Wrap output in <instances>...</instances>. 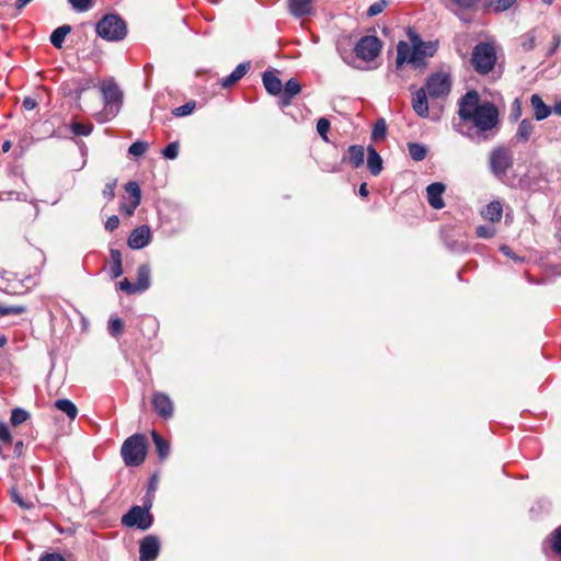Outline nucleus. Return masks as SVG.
<instances>
[{"label":"nucleus","mask_w":561,"mask_h":561,"mask_svg":"<svg viewBox=\"0 0 561 561\" xmlns=\"http://www.w3.org/2000/svg\"><path fill=\"white\" fill-rule=\"evenodd\" d=\"M460 118L456 130L473 141L489 140L500 125V113L494 103L480 102L476 90L468 91L458 102Z\"/></svg>","instance_id":"f257e3e1"},{"label":"nucleus","mask_w":561,"mask_h":561,"mask_svg":"<svg viewBox=\"0 0 561 561\" xmlns=\"http://www.w3.org/2000/svg\"><path fill=\"white\" fill-rule=\"evenodd\" d=\"M411 44L400 41L397 45V68L410 64L414 69H424L426 59L433 57L437 50L436 42H424L420 35L410 32Z\"/></svg>","instance_id":"f03ea898"},{"label":"nucleus","mask_w":561,"mask_h":561,"mask_svg":"<svg viewBox=\"0 0 561 561\" xmlns=\"http://www.w3.org/2000/svg\"><path fill=\"white\" fill-rule=\"evenodd\" d=\"M147 455L146 438L142 434L129 436L122 445L121 456L127 467L140 466Z\"/></svg>","instance_id":"7ed1b4c3"},{"label":"nucleus","mask_w":561,"mask_h":561,"mask_svg":"<svg viewBox=\"0 0 561 561\" xmlns=\"http://www.w3.org/2000/svg\"><path fill=\"white\" fill-rule=\"evenodd\" d=\"M152 500L149 495L144 501V505H134L123 515L121 523L126 527H135L140 530L149 529L153 524V516L150 514Z\"/></svg>","instance_id":"20e7f679"},{"label":"nucleus","mask_w":561,"mask_h":561,"mask_svg":"<svg viewBox=\"0 0 561 561\" xmlns=\"http://www.w3.org/2000/svg\"><path fill=\"white\" fill-rule=\"evenodd\" d=\"M496 51L490 43H479L473 47L471 54V65L479 75L490 73L496 64Z\"/></svg>","instance_id":"39448f33"},{"label":"nucleus","mask_w":561,"mask_h":561,"mask_svg":"<svg viewBox=\"0 0 561 561\" xmlns=\"http://www.w3.org/2000/svg\"><path fill=\"white\" fill-rule=\"evenodd\" d=\"M96 33L108 42L122 41L127 34L126 23L117 14H107L96 23Z\"/></svg>","instance_id":"423d86ee"},{"label":"nucleus","mask_w":561,"mask_h":561,"mask_svg":"<svg viewBox=\"0 0 561 561\" xmlns=\"http://www.w3.org/2000/svg\"><path fill=\"white\" fill-rule=\"evenodd\" d=\"M513 153L506 147H495L489 154L490 171L499 180H503L506 176L507 171L513 167Z\"/></svg>","instance_id":"0eeeda50"},{"label":"nucleus","mask_w":561,"mask_h":561,"mask_svg":"<svg viewBox=\"0 0 561 561\" xmlns=\"http://www.w3.org/2000/svg\"><path fill=\"white\" fill-rule=\"evenodd\" d=\"M104 101V115L110 119L115 117L123 104V92L113 81H104L101 87Z\"/></svg>","instance_id":"6e6552de"},{"label":"nucleus","mask_w":561,"mask_h":561,"mask_svg":"<svg viewBox=\"0 0 561 561\" xmlns=\"http://www.w3.org/2000/svg\"><path fill=\"white\" fill-rule=\"evenodd\" d=\"M451 88L450 77L447 73L436 72L431 75L425 84V91L432 99L445 98L449 94Z\"/></svg>","instance_id":"1a4fd4ad"},{"label":"nucleus","mask_w":561,"mask_h":561,"mask_svg":"<svg viewBox=\"0 0 561 561\" xmlns=\"http://www.w3.org/2000/svg\"><path fill=\"white\" fill-rule=\"evenodd\" d=\"M354 50L359 59L371 61L380 54L381 42L375 35H366L356 43Z\"/></svg>","instance_id":"9d476101"},{"label":"nucleus","mask_w":561,"mask_h":561,"mask_svg":"<svg viewBox=\"0 0 561 561\" xmlns=\"http://www.w3.org/2000/svg\"><path fill=\"white\" fill-rule=\"evenodd\" d=\"M443 4L462 22H469L465 14L474 11L481 0H442Z\"/></svg>","instance_id":"9b49d317"},{"label":"nucleus","mask_w":561,"mask_h":561,"mask_svg":"<svg viewBox=\"0 0 561 561\" xmlns=\"http://www.w3.org/2000/svg\"><path fill=\"white\" fill-rule=\"evenodd\" d=\"M160 552V541L157 536H146L139 545V561H153Z\"/></svg>","instance_id":"f8f14e48"},{"label":"nucleus","mask_w":561,"mask_h":561,"mask_svg":"<svg viewBox=\"0 0 561 561\" xmlns=\"http://www.w3.org/2000/svg\"><path fill=\"white\" fill-rule=\"evenodd\" d=\"M152 407L162 419H170L174 412V405L170 397L163 392L152 394Z\"/></svg>","instance_id":"ddd939ff"},{"label":"nucleus","mask_w":561,"mask_h":561,"mask_svg":"<svg viewBox=\"0 0 561 561\" xmlns=\"http://www.w3.org/2000/svg\"><path fill=\"white\" fill-rule=\"evenodd\" d=\"M151 231L148 226H140L131 231L128 237V245L134 250H140L149 244Z\"/></svg>","instance_id":"4468645a"},{"label":"nucleus","mask_w":561,"mask_h":561,"mask_svg":"<svg viewBox=\"0 0 561 561\" xmlns=\"http://www.w3.org/2000/svg\"><path fill=\"white\" fill-rule=\"evenodd\" d=\"M445 185L439 182L430 184L426 187L427 202L434 209H442L445 206L443 193Z\"/></svg>","instance_id":"2eb2a0df"},{"label":"nucleus","mask_w":561,"mask_h":561,"mask_svg":"<svg viewBox=\"0 0 561 561\" xmlns=\"http://www.w3.org/2000/svg\"><path fill=\"white\" fill-rule=\"evenodd\" d=\"M301 91V85L297 79H289L284 88H282V93L279 94V104L282 107L288 106L291 103L294 96L299 94Z\"/></svg>","instance_id":"dca6fc26"},{"label":"nucleus","mask_w":561,"mask_h":561,"mask_svg":"<svg viewBox=\"0 0 561 561\" xmlns=\"http://www.w3.org/2000/svg\"><path fill=\"white\" fill-rule=\"evenodd\" d=\"M428 93L425 91L424 88H421L415 91L412 95V107L413 111L420 116V117H427L428 116Z\"/></svg>","instance_id":"f3484780"},{"label":"nucleus","mask_w":561,"mask_h":561,"mask_svg":"<svg viewBox=\"0 0 561 561\" xmlns=\"http://www.w3.org/2000/svg\"><path fill=\"white\" fill-rule=\"evenodd\" d=\"M251 62L245 61L239 64L236 69L227 77L222 78L220 84L222 88H230L234 83H237L240 79H242L245 73L250 70Z\"/></svg>","instance_id":"a211bd4d"},{"label":"nucleus","mask_w":561,"mask_h":561,"mask_svg":"<svg viewBox=\"0 0 561 561\" xmlns=\"http://www.w3.org/2000/svg\"><path fill=\"white\" fill-rule=\"evenodd\" d=\"M251 62L245 61L239 64L236 69L227 77L222 78L220 84L222 88H230L234 83H237L240 79H242L245 73L250 70Z\"/></svg>","instance_id":"6ab92c4d"},{"label":"nucleus","mask_w":561,"mask_h":561,"mask_svg":"<svg viewBox=\"0 0 561 561\" xmlns=\"http://www.w3.org/2000/svg\"><path fill=\"white\" fill-rule=\"evenodd\" d=\"M251 62L245 61L239 64L236 69L227 77L222 78L220 84L222 88H230L234 83H237L240 79H242L245 73L250 70Z\"/></svg>","instance_id":"aec40b11"},{"label":"nucleus","mask_w":561,"mask_h":561,"mask_svg":"<svg viewBox=\"0 0 561 561\" xmlns=\"http://www.w3.org/2000/svg\"><path fill=\"white\" fill-rule=\"evenodd\" d=\"M530 105L534 110V117L537 121L547 118L552 112V108L543 102L539 94H533L530 96Z\"/></svg>","instance_id":"412c9836"},{"label":"nucleus","mask_w":561,"mask_h":561,"mask_svg":"<svg viewBox=\"0 0 561 561\" xmlns=\"http://www.w3.org/2000/svg\"><path fill=\"white\" fill-rule=\"evenodd\" d=\"M313 0H288L289 9L296 18H302L312 13Z\"/></svg>","instance_id":"4be33fe9"},{"label":"nucleus","mask_w":561,"mask_h":561,"mask_svg":"<svg viewBox=\"0 0 561 561\" xmlns=\"http://www.w3.org/2000/svg\"><path fill=\"white\" fill-rule=\"evenodd\" d=\"M265 90L272 95L282 93L283 83L272 71H265L262 77Z\"/></svg>","instance_id":"5701e85b"},{"label":"nucleus","mask_w":561,"mask_h":561,"mask_svg":"<svg viewBox=\"0 0 561 561\" xmlns=\"http://www.w3.org/2000/svg\"><path fill=\"white\" fill-rule=\"evenodd\" d=\"M138 293H142L150 287V267L141 264L137 268V279L135 282Z\"/></svg>","instance_id":"b1692460"},{"label":"nucleus","mask_w":561,"mask_h":561,"mask_svg":"<svg viewBox=\"0 0 561 561\" xmlns=\"http://www.w3.org/2000/svg\"><path fill=\"white\" fill-rule=\"evenodd\" d=\"M367 152V167L373 175H378L382 170V159L373 146H368Z\"/></svg>","instance_id":"393cba45"},{"label":"nucleus","mask_w":561,"mask_h":561,"mask_svg":"<svg viewBox=\"0 0 561 561\" xmlns=\"http://www.w3.org/2000/svg\"><path fill=\"white\" fill-rule=\"evenodd\" d=\"M502 214H503V207H502V204L497 201L491 202L482 210L483 218L486 220H490L492 222L500 221L502 218Z\"/></svg>","instance_id":"a878e982"},{"label":"nucleus","mask_w":561,"mask_h":561,"mask_svg":"<svg viewBox=\"0 0 561 561\" xmlns=\"http://www.w3.org/2000/svg\"><path fill=\"white\" fill-rule=\"evenodd\" d=\"M347 152H348L347 160L353 168L357 169L360 165H363L364 158H365V150H364L363 146H359V145L350 146Z\"/></svg>","instance_id":"bb28decb"},{"label":"nucleus","mask_w":561,"mask_h":561,"mask_svg":"<svg viewBox=\"0 0 561 561\" xmlns=\"http://www.w3.org/2000/svg\"><path fill=\"white\" fill-rule=\"evenodd\" d=\"M534 123L530 119H523L517 127L515 138L517 141L527 142L534 131Z\"/></svg>","instance_id":"cd10ccee"},{"label":"nucleus","mask_w":561,"mask_h":561,"mask_svg":"<svg viewBox=\"0 0 561 561\" xmlns=\"http://www.w3.org/2000/svg\"><path fill=\"white\" fill-rule=\"evenodd\" d=\"M71 32V26L68 24H64L56 30L53 31L50 34V43L56 48H61L66 36Z\"/></svg>","instance_id":"c85d7f7f"},{"label":"nucleus","mask_w":561,"mask_h":561,"mask_svg":"<svg viewBox=\"0 0 561 561\" xmlns=\"http://www.w3.org/2000/svg\"><path fill=\"white\" fill-rule=\"evenodd\" d=\"M55 408L64 412L71 421L78 415V409L76 404L69 399H58L54 403Z\"/></svg>","instance_id":"c756f323"},{"label":"nucleus","mask_w":561,"mask_h":561,"mask_svg":"<svg viewBox=\"0 0 561 561\" xmlns=\"http://www.w3.org/2000/svg\"><path fill=\"white\" fill-rule=\"evenodd\" d=\"M110 256L112 261V265L110 268L111 276L112 278H117L123 274L121 251L117 249H111Z\"/></svg>","instance_id":"7c9ffc66"},{"label":"nucleus","mask_w":561,"mask_h":561,"mask_svg":"<svg viewBox=\"0 0 561 561\" xmlns=\"http://www.w3.org/2000/svg\"><path fill=\"white\" fill-rule=\"evenodd\" d=\"M546 542L556 556H561V524L550 533Z\"/></svg>","instance_id":"2f4dec72"},{"label":"nucleus","mask_w":561,"mask_h":561,"mask_svg":"<svg viewBox=\"0 0 561 561\" xmlns=\"http://www.w3.org/2000/svg\"><path fill=\"white\" fill-rule=\"evenodd\" d=\"M408 150H409L410 157L414 161H422L426 158V154H427L426 146L419 144V142H409Z\"/></svg>","instance_id":"473e14b6"},{"label":"nucleus","mask_w":561,"mask_h":561,"mask_svg":"<svg viewBox=\"0 0 561 561\" xmlns=\"http://www.w3.org/2000/svg\"><path fill=\"white\" fill-rule=\"evenodd\" d=\"M152 440L154 443L159 457L161 459L167 458L170 453L169 443L165 439H163L157 432H152Z\"/></svg>","instance_id":"72a5a7b5"},{"label":"nucleus","mask_w":561,"mask_h":561,"mask_svg":"<svg viewBox=\"0 0 561 561\" xmlns=\"http://www.w3.org/2000/svg\"><path fill=\"white\" fill-rule=\"evenodd\" d=\"M30 417H31V414L26 410H24L22 408H14L11 411L10 422L13 426H18V425L26 422Z\"/></svg>","instance_id":"f704fd0d"},{"label":"nucleus","mask_w":561,"mask_h":561,"mask_svg":"<svg viewBox=\"0 0 561 561\" xmlns=\"http://www.w3.org/2000/svg\"><path fill=\"white\" fill-rule=\"evenodd\" d=\"M125 191L130 197V202L139 205L141 201V191L137 182L130 181L125 185Z\"/></svg>","instance_id":"c9c22d12"},{"label":"nucleus","mask_w":561,"mask_h":561,"mask_svg":"<svg viewBox=\"0 0 561 561\" xmlns=\"http://www.w3.org/2000/svg\"><path fill=\"white\" fill-rule=\"evenodd\" d=\"M515 2L516 0H488L486 7L500 13L508 10Z\"/></svg>","instance_id":"e433bc0d"},{"label":"nucleus","mask_w":561,"mask_h":561,"mask_svg":"<svg viewBox=\"0 0 561 561\" xmlns=\"http://www.w3.org/2000/svg\"><path fill=\"white\" fill-rule=\"evenodd\" d=\"M71 131L77 136H89L92 133L93 126L91 124H83L73 122L70 125Z\"/></svg>","instance_id":"4c0bfd02"},{"label":"nucleus","mask_w":561,"mask_h":561,"mask_svg":"<svg viewBox=\"0 0 561 561\" xmlns=\"http://www.w3.org/2000/svg\"><path fill=\"white\" fill-rule=\"evenodd\" d=\"M147 150L148 144L146 141L137 140L129 146L128 153L134 157H141Z\"/></svg>","instance_id":"58836bf2"},{"label":"nucleus","mask_w":561,"mask_h":561,"mask_svg":"<svg viewBox=\"0 0 561 561\" xmlns=\"http://www.w3.org/2000/svg\"><path fill=\"white\" fill-rule=\"evenodd\" d=\"M68 1L76 12H87L94 4V0H68Z\"/></svg>","instance_id":"ea45409f"},{"label":"nucleus","mask_w":561,"mask_h":561,"mask_svg":"<svg viewBox=\"0 0 561 561\" xmlns=\"http://www.w3.org/2000/svg\"><path fill=\"white\" fill-rule=\"evenodd\" d=\"M107 329L112 336H118L123 333L124 323L119 318H111Z\"/></svg>","instance_id":"a19ab883"},{"label":"nucleus","mask_w":561,"mask_h":561,"mask_svg":"<svg viewBox=\"0 0 561 561\" xmlns=\"http://www.w3.org/2000/svg\"><path fill=\"white\" fill-rule=\"evenodd\" d=\"M386 131H387L386 122H385V119L380 118L376 122V124L374 126V129L371 133V138L374 140L381 139L386 136Z\"/></svg>","instance_id":"79ce46f5"},{"label":"nucleus","mask_w":561,"mask_h":561,"mask_svg":"<svg viewBox=\"0 0 561 561\" xmlns=\"http://www.w3.org/2000/svg\"><path fill=\"white\" fill-rule=\"evenodd\" d=\"M25 310L26 309L23 306H5L0 304V317L22 314L25 312Z\"/></svg>","instance_id":"37998d69"},{"label":"nucleus","mask_w":561,"mask_h":561,"mask_svg":"<svg viewBox=\"0 0 561 561\" xmlns=\"http://www.w3.org/2000/svg\"><path fill=\"white\" fill-rule=\"evenodd\" d=\"M330 121L322 117L317 122V131L324 141H329L328 133L330 129Z\"/></svg>","instance_id":"c03bdc74"},{"label":"nucleus","mask_w":561,"mask_h":561,"mask_svg":"<svg viewBox=\"0 0 561 561\" xmlns=\"http://www.w3.org/2000/svg\"><path fill=\"white\" fill-rule=\"evenodd\" d=\"M0 443L5 446L12 444V435L7 423L0 421Z\"/></svg>","instance_id":"a18cd8bd"},{"label":"nucleus","mask_w":561,"mask_h":561,"mask_svg":"<svg viewBox=\"0 0 561 561\" xmlns=\"http://www.w3.org/2000/svg\"><path fill=\"white\" fill-rule=\"evenodd\" d=\"M195 108V102H187L179 107H175L172 113L176 117H183L190 115Z\"/></svg>","instance_id":"49530a36"},{"label":"nucleus","mask_w":561,"mask_h":561,"mask_svg":"<svg viewBox=\"0 0 561 561\" xmlns=\"http://www.w3.org/2000/svg\"><path fill=\"white\" fill-rule=\"evenodd\" d=\"M388 5V1L387 0H378L376 2H374L367 10V15L368 16H375V15H378L380 14Z\"/></svg>","instance_id":"de8ad7c7"},{"label":"nucleus","mask_w":561,"mask_h":561,"mask_svg":"<svg viewBox=\"0 0 561 561\" xmlns=\"http://www.w3.org/2000/svg\"><path fill=\"white\" fill-rule=\"evenodd\" d=\"M164 158L173 160L179 156V144L176 141L170 142L163 150Z\"/></svg>","instance_id":"09e8293b"},{"label":"nucleus","mask_w":561,"mask_h":561,"mask_svg":"<svg viewBox=\"0 0 561 561\" xmlns=\"http://www.w3.org/2000/svg\"><path fill=\"white\" fill-rule=\"evenodd\" d=\"M495 234V228L491 225L479 226L477 228V236L483 239H490Z\"/></svg>","instance_id":"8fccbe9b"},{"label":"nucleus","mask_w":561,"mask_h":561,"mask_svg":"<svg viewBox=\"0 0 561 561\" xmlns=\"http://www.w3.org/2000/svg\"><path fill=\"white\" fill-rule=\"evenodd\" d=\"M522 116V103L518 98L513 101L510 118L513 122H517Z\"/></svg>","instance_id":"3c124183"},{"label":"nucleus","mask_w":561,"mask_h":561,"mask_svg":"<svg viewBox=\"0 0 561 561\" xmlns=\"http://www.w3.org/2000/svg\"><path fill=\"white\" fill-rule=\"evenodd\" d=\"M117 181L113 180L112 182H108L105 184L103 188V196L107 201H112L115 196V187H116Z\"/></svg>","instance_id":"603ef678"},{"label":"nucleus","mask_w":561,"mask_h":561,"mask_svg":"<svg viewBox=\"0 0 561 561\" xmlns=\"http://www.w3.org/2000/svg\"><path fill=\"white\" fill-rule=\"evenodd\" d=\"M119 288H121V290H123L127 294L138 293L135 283H130L127 278L119 282Z\"/></svg>","instance_id":"864d4df0"},{"label":"nucleus","mask_w":561,"mask_h":561,"mask_svg":"<svg viewBox=\"0 0 561 561\" xmlns=\"http://www.w3.org/2000/svg\"><path fill=\"white\" fill-rule=\"evenodd\" d=\"M12 500L14 503H16L22 508H31L32 504L27 503L16 491H12L11 493Z\"/></svg>","instance_id":"5fc2aeb1"},{"label":"nucleus","mask_w":561,"mask_h":561,"mask_svg":"<svg viewBox=\"0 0 561 561\" xmlns=\"http://www.w3.org/2000/svg\"><path fill=\"white\" fill-rule=\"evenodd\" d=\"M522 46L525 51H529V50L534 49L535 48V35L533 33H527Z\"/></svg>","instance_id":"6e6d98bb"},{"label":"nucleus","mask_w":561,"mask_h":561,"mask_svg":"<svg viewBox=\"0 0 561 561\" xmlns=\"http://www.w3.org/2000/svg\"><path fill=\"white\" fill-rule=\"evenodd\" d=\"M119 225V218L116 215H113L107 218L105 222V229L107 231H114Z\"/></svg>","instance_id":"4d7b16f0"},{"label":"nucleus","mask_w":561,"mask_h":561,"mask_svg":"<svg viewBox=\"0 0 561 561\" xmlns=\"http://www.w3.org/2000/svg\"><path fill=\"white\" fill-rule=\"evenodd\" d=\"M446 244L454 252H463L467 250V245L463 242L454 241L447 242Z\"/></svg>","instance_id":"13d9d810"},{"label":"nucleus","mask_w":561,"mask_h":561,"mask_svg":"<svg viewBox=\"0 0 561 561\" xmlns=\"http://www.w3.org/2000/svg\"><path fill=\"white\" fill-rule=\"evenodd\" d=\"M39 561H66L59 553H46L41 557Z\"/></svg>","instance_id":"bf43d9fd"},{"label":"nucleus","mask_w":561,"mask_h":561,"mask_svg":"<svg viewBox=\"0 0 561 561\" xmlns=\"http://www.w3.org/2000/svg\"><path fill=\"white\" fill-rule=\"evenodd\" d=\"M22 106L26 110V111H32L34 110L36 106H37V102L35 99L31 98V96H26L24 100H23V103H22Z\"/></svg>","instance_id":"052dcab7"},{"label":"nucleus","mask_w":561,"mask_h":561,"mask_svg":"<svg viewBox=\"0 0 561 561\" xmlns=\"http://www.w3.org/2000/svg\"><path fill=\"white\" fill-rule=\"evenodd\" d=\"M560 44H561V35L554 34L552 37V46L549 49L548 55H553L557 51Z\"/></svg>","instance_id":"680f3d73"},{"label":"nucleus","mask_w":561,"mask_h":561,"mask_svg":"<svg viewBox=\"0 0 561 561\" xmlns=\"http://www.w3.org/2000/svg\"><path fill=\"white\" fill-rule=\"evenodd\" d=\"M139 205H136L134 203H129L128 205H124L123 206V210L127 214V215H133L135 209L138 207Z\"/></svg>","instance_id":"e2e57ef3"},{"label":"nucleus","mask_w":561,"mask_h":561,"mask_svg":"<svg viewBox=\"0 0 561 561\" xmlns=\"http://www.w3.org/2000/svg\"><path fill=\"white\" fill-rule=\"evenodd\" d=\"M24 444L22 440H18L14 444V454L16 457H20L23 453Z\"/></svg>","instance_id":"0e129e2a"},{"label":"nucleus","mask_w":561,"mask_h":561,"mask_svg":"<svg viewBox=\"0 0 561 561\" xmlns=\"http://www.w3.org/2000/svg\"><path fill=\"white\" fill-rule=\"evenodd\" d=\"M500 250H501V252H502L503 254H505L506 256L512 257V259H514V260H517V257L514 255V253H513V251H512V249H511L510 247H507V245H502V247L500 248Z\"/></svg>","instance_id":"69168bd1"},{"label":"nucleus","mask_w":561,"mask_h":561,"mask_svg":"<svg viewBox=\"0 0 561 561\" xmlns=\"http://www.w3.org/2000/svg\"><path fill=\"white\" fill-rule=\"evenodd\" d=\"M358 193L362 197H367L369 192H368V188H367V184L366 183H363L360 184L359 186V190H358Z\"/></svg>","instance_id":"338daca9"},{"label":"nucleus","mask_w":561,"mask_h":561,"mask_svg":"<svg viewBox=\"0 0 561 561\" xmlns=\"http://www.w3.org/2000/svg\"><path fill=\"white\" fill-rule=\"evenodd\" d=\"M552 111H553L557 115L561 116V101H560V102H558V103H556V105L553 106Z\"/></svg>","instance_id":"774afa93"}]
</instances>
